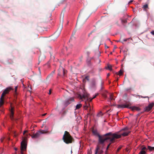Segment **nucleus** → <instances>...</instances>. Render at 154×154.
Returning <instances> with one entry per match:
<instances>
[{"label":"nucleus","instance_id":"f257e3e1","mask_svg":"<svg viewBox=\"0 0 154 154\" xmlns=\"http://www.w3.org/2000/svg\"><path fill=\"white\" fill-rule=\"evenodd\" d=\"M98 94H96L92 98H91L89 97V94L86 91H84L83 94H78L77 98L80 100H82V101H85V104L84 106V107H86L87 109L90 106L89 102L91 101L93 99L95 98Z\"/></svg>","mask_w":154,"mask_h":154},{"label":"nucleus","instance_id":"f03ea898","mask_svg":"<svg viewBox=\"0 0 154 154\" xmlns=\"http://www.w3.org/2000/svg\"><path fill=\"white\" fill-rule=\"evenodd\" d=\"M93 134L95 136H97L98 138V143L101 144H103L107 138H104V134L102 136L100 135L98 132L97 130H93L92 131Z\"/></svg>","mask_w":154,"mask_h":154},{"label":"nucleus","instance_id":"7ed1b4c3","mask_svg":"<svg viewBox=\"0 0 154 154\" xmlns=\"http://www.w3.org/2000/svg\"><path fill=\"white\" fill-rule=\"evenodd\" d=\"M63 139L64 142L66 144L71 143L72 142V138L67 131H65Z\"/></svg>","mask_w":154,"mask_h":154},{"label":"nucleus","instance_id":"20e7f679","mask_svg":"<svg viewBox=\"0 0 154 154\" xmlns=\"http://www.w3.org/2000/svg\"><path fill=\"white\" fill-rule=\"evenodd\" d=\"M47 132L45 130H41L40 131H38L35 134L32 136L31 137L32 138H37L39 137L41 134H44L46 133Z\"/></svg>","mask_w":154,"mask_h":154},{"label":"nucleus","instance_id":"39448f33","mask_svg":"<svg viewBox=\"0 0 154 154\" xmlns=\"http://www.w3.org/2000/svg\"><path fill=\"white\" fill-rule=\"evenodd\" d=\"M61 32V29H58L51 36L52 39L55 40L59 36Z\"/></svg>","mask_w":154,"mask_h":154},{"label":"nucleus","instance_id":"423d86ee","mask_svg":"<svg viewBox=\"0 0 154 154\" xmlns=\"http://www.w3.org/2000/svg\"><path fill=\"white\" fill-rule=\"evenodd\" d=\"M104 136H114V138L116 139H119L121 137V134H118L115 133L112 134L111 132L106 134H104Z\"/></svg>","mask_w":154,"mask_h":154},{"label":"nucleus","instance_id":"0eeeda50","mask_svg":"<svg viewBox=\"0 0 154 154\" xmlns=\"http://www.w3.org/2000/svg\"><path fill=\"white\" fill-rule=\"evenodd\" d=\"M74 101V98L73 97H70L66 100L64 102V105L67 106L71 103Z\"/></svg>","mask_w":154,"mask_h":154},{"label":"nucleus","instance_id":"6e6552de","mask_svg":"<svg viewBox=\"0 0 154 154\" xmlns=\"http://www.w3.org/2000/svg\"><path fill=\"white\" fill-rule=\"evenodd\" d=\"M12 89V88L11 87H9L6 88L2 93L1 95L2 97H3L5 94H8L9 91Z\"/></svg>","mask_w":154,"mask_h":154},{"label":"nucleus","instance_id":"1a4fd4ad","mask_svg":"<svg viewBox=\"0 0 154 154\" xmlns=\"http://www.w3.org/2000/svg\"><path fill=\"white\" fill-rule=\"evenodd\" d=\"M21 151L26 149V144L25 140H23L21 143Z\"/></svg>","mask_w":154,"mask_h":154},{"label":"nucleus","instance_id":"9d476101","mask_svg":"<svg viewBox=\"0 0 154 154\" xmlns=\"http://www.w3.org/2000/svg\"><path fill=\"white\" fill-rule=\"evenodd\" d=\"M154 105V103L152 102L149 104L148 106L146 107L145 110L147 111L150 110Z\"/></svg>","mask_w":154,"mask_h":154},{"label":"nucleus","instance_id":"9b49d317","mask_svg":"<svg viewBox=\"0 0 154 154\" xmlns=\"http://www.w3.org/2000/svg\"><path fill=\"white\" fill-rule=\"evenodd\" d=\"M14 108L12 107H11V108L10 110V117L12 120H13L14 119Z\"/></svg>","mask_w":154,"mask_h":154},{"label":"nucleus","instance_id":"f8f14e48","mask_svg":"<svg viewBox=\"0 0 154 154\" xmlns=\"http://www.w3.org/2000/svg\"><path fill=\"white\" fill-rule=\"evenodd\" d=\"M118 108H129V105L128 104H119L118 105Z\"/></svg>","mask_w":154,"mask_h":154},{"label":"nucleus","instance_id":"ddd939ff","mask_svg":"<svg viewBox=\"0 0 154 154\" xmlns=\"http://www.w3.org/2000/svg\"><path fill=\"white\" fill-rule=\"evenodd\" d=\"M130 108L133 111L136 110L137 111H139L141 109L139 107L136 106H131L130 107Z\"/></svg>","mask_w":154,"mask_h":154},{"label":"nucleus","instance_id":"4468645a","mask_svg":"<svg viewBox=\"0 0 154 154\" xmlns=\"http://www.w3.org/2000/svg\"><path fill=\"white\" fill-rule=\"evenodd\" d=\"M104 138H108L105 141H106L107 140H109V141L110 142V143H112L113 141L115 139V138H114V136H112V138H110V137H104Z\"/></svg>","mask_w":154,"mask_h":154},{"label":"nucleus","instance_id":"2eb2a0df","mask_svg":"<svg viewBox=\"0 0 154 154\" xmlns=\"http://www.w3.org/2000/svg\"><path fill=\"white\" fill-rule=\"evenodd\" d=\"M96 86V82L95 81L94 79L92 80L91 84H90V86L92 88L95 87Z\"/></svg>","mask_w":154,"mask_h":154},{"label":"nucleus","instance_id":"dca6fc26","mask_svg":"<svg viewBox=\"0 0 154 154\" xmlns=\"http://www.w3.org/2000/svg\"><path fill=\"white\" fill-rule=\"evenodd\" d=\"M131 131H127L126 132H124L122 134H121V136L125 137L128 135L130 133Z\"/></svg>","mask_w":154,"mask_h":154},{"label":"nucleus","instance_id":"f3484780","mask_svg":"<svg viewBox=\"0 0 154 154\" xmlns=\"http://www.w3.org/2000/svg\"><path fill=\"white\" fill-rule=\"evenodd\" d=\"M4 103V99L3 97H1L0 100V106L2 105Z\"/></svg>","mask_w":154,"mask_h":154},{"label":"nucleus","instance_id":"a211bd4d","mask_svg":"<svg viewBox=\"0 0 154 154\" xmlns=\"http://www.w3.org/2000/svg\"><path fill=\"white\" fill-rule=\"evenodd\" d=\"M148 148L150 151H152L154 150V147H152L148 146Z\"/></svg>","mask_w":154,"mask_h":154},{"label":"nucleus","instance_id":"6ab92c4d","mask_svg":"<svg viewBox=\"0 0 154 154\" xmlns=\"http://www.w3.org/2000/svg\"><path fill=\"white\" fill-rule=\"evenodd\" d=\"M82 106V105L81 104H77L76 106V109H79Z\"/></svg>","mask_w":154,"mask_h":154},{"label":"nucleus","instance_id":"aec40b11","mask_svg":"<svg viewBox=\"0 0 154 154\" xmlns=\"http://www.w3.org/2000/svg\"><path fill=\"white\" fill-rule=\"evenodd\" d=\"M99 149V147L98 146H97L95 149V154H97L98 152V151Z\"/></svg>","mask_w":154,"mask_h":154},{"label":"nucleus","instance_id":"412c9836","mask_svg":"<svg viewBox=\"0 0 154 154\" xmlns=\"http://www.w3.org/2000/svg\"><path fill=\"white\" fill-rule=\"evenodd\" d=\"M128 128L127 127L122 129L120 131H128Z\"/></svg>","mask_w":154,"mask_h":154},{"label":"nucleus","instance_id":"4be33fe9","mask_svg":"<svg viewBox=\"0 0 154 154\" xmlns=\"http://www.w3.org/2000/svg\"><path fill=\"white\" fill-rule=\"evenodd\" d=\"M114 100V98L113 97L112 95V94H110V98L109 100V101L110 102L111 100Z\"/></svg>","mask_w":154,"mask_h":154},{"label":"nucleus","instance_id":"5701e85b","mask_svg":"<svg viewBox=\"0 0 154 154\" xmlns=\"http://www.w3.org/2000/svg\"><path fill=\"white\" fill-rule=\"evenodd\" d=\"M138 154H146V152L143 150H141Z\"/></svg>","mask_w":154,"mask_h":154},{"label":"nucleus","instance_id":"b1692460","mask_svg":"<svg viewBox=\"0 0 154 154\" xmlns=\"http://www.w3.org/2000/svg\"><path fill=\"white\" fill-rule=\"evenodd\" d=\"M107 68L109 70L111 71L112 70V66L111 65H108L107 66Z\"/></svg>","mask_w":154,"mask_h":154},{"label":"nucleus","instance_id":"393cba45","mask_svg":"<svg viewBox=\"0 0 154 154\" xmlns=\"http://www.w3.org/2000/svg\"><path fill=\"white\" fill-rule=\"evenodd\" d=\"M138 96L139 97V98L141 97L142 98H147L149 99V97L147 96H142L138 95Z\"/></svg>","mask_w":154,"mask_h":154},{"label":"nucleus","instance_id":"a878e982","mask_svg":"<svg viewBox=\"0 0 154 154\" xmlns=\"http://www.w3.org/2000/svg\"><path fill=\"white\" fill-rule=\"evenodd\" d=\"M54 71H53L52 72L48 75V77H50V76H51V77H52L53 75H54Z\"/></svg>","mask_w":154,"mask_h":154},{"label":"nucleus","instance_id":"bb28decb","mask_svg":"<svg viewBox=\"0 0 154 154\" xmlns=\"http://www.w3.org/2000/svg\"><path fill=\"white\" fill-rule=\"evenodd\" d=\"M122 70H120L119 72V73H118V74L120 75H122Z\"/></svg>","mask_w":154,"mask_h":154},{"label":"nucleus","instance_id":"cd10ccee","mask_svg":"<svg viewBox=\"0 0 154 154\" xmlns=\"http://www.w3.org/2000/svg\"><path fill=\"white\" fill-rule=\"evenodd\" d=\"M102 115V112H100L99 113H98L97 115V117H100Z\"/></svg>","mask_w":154,"mask_h":154},{"label":"nucleus","instance_id":"c85d7f7f","mask_svg":"<svg viewBox=\"0 0 154 154\" xmlns=\"http://www.w3.org/2000/svg\"><path fill=\"white\" fill-rule=\"evenodd\" d=\"M143 7L145 8H147L148 7V6L147 4H145L144 5Z\"/></svg>","mask_w":154,"mask_h":154},{"label":"nucleus","instance_id":"c756f323","mask_svg":"<svg viewBox=\"0 0 154 154\" xmlns=\"http://www.w3.org/2000/svg\"><path fill=\"white\" fill-rule=\"evenodd\" d=\"M122 23H126L127 22V20L126 19H125V20H122Z\"/></svg>","mask_w":154,"mask_h":154},{"label":"nucleus","instance_id":"7c9ffc66","mask_svg":"<svg viewBox=\"0 0 154 154\" xmlns=\"http://www.w3.org/2000/svg\"><path fill=\"white\" fill-rule=\"evenodd\" d=\"M62 69L63 70V75L64 76L65 75V70L64 69L62 68Z\"/></svg>","mask_w":154,"mask_h":154},{"label":"nucleus","instance_id":"2f4dec72","mask_svg":"<svg viewBox=\"0 0 154 154\" xmlns=\"http://www.w3.org/2000/svg\"><path fill=\"white\" fill-rule=\"evenodd\" d=\"M111 143H110L108 145V146H107V147L106 148V149L107 150H108V149L109 146H110V144H111Z\"/></svg>","mask_w":154,"mask_h":154},{"label":"nucleus","instance_id":"473e14b6","mask_svg":"<svg viewBox=\"0 0 154 154\" xmlns=\"http://www.w3.org/2000/svg\"><path fill=\"white\" fill-rule=\"evenodd\" d=\"M121 147H122L120 146H119L117 149V152H118L119 151V150L121 149Z\"/></svg>","mask_w":154,"mask_h":154},{"label":"nucleus","instance_id":"72a5a7b5","mask_svg":"<svg viewBox=\"0 0 154 154\" xmlns=\"http://www.w3.org/2000/svg\"><path fill=\"white\" fill-rule=\"evenodd\" d=\"M85 79H86V80H89V77L88 76H86L85 77Z\"/></svg>","mask_w":154,"mask_h":154},{"label":"nucleus","instance_id":"f704fd0d","mask_svg":"<svg viewBox=\"0 0 154 154\" xmlns=\"http://www.w3.org/2000/svg\"><path fill=\"white\" fill-rule=\"evenodd\" d=\"M129 39H130V38H128L124 39H123V40L124 41L126 42V41H127Z\"/></svg>","mask_w":154,"mask_h":154},{"label":"nucleus","instance_id":"c9c22d12","mask_svg":"<svg viewBox=\"0 0 154 154\" xmlns=\"http://www.w3.org/2000/svg\"><path fill=\"white\" fill-rule=\"evenodd\" d=\"M146 149V147L144 146L142 149L141 150H144Z\"/></svg>","mask_w":154,"mask_h":154},{"label":"nucleus","instance_id":"e433bc0d","mask_svg":"<svg viewBox=\"0 0 154 154\" xmlns=\"http://www.w3.org/2000/svg\"><path fill=\"white\" fill-rule=\"evenodd\" d=\"M150 33L151 34L154 35V30L152 31Z\"/></svg>","mask_w":154,"mask_h":154},{"label":"nucleus","instance_id":"4c0bfd02","mask_svg":"<svg viewBox=\"0 0 154 154\" xmlns=\"http://www.w3.org/2000/svg\"><path fill=\"white\" fill-rule=\"evenodd\" d=\"M17 86H16L15 88V92H16L17 89Z\"/></svg>","mask_w":154,"mask_h":154},{"label":"nucleus","instance_id":"58836bf2","mask_svg":"<svg viewBox=\"0 0 154 154\" xmlns=\"http://www.w3.org/2000/svg\"><path fill=\"white\" fill-rule=\"evenodd\" d=\"M103 96L105 98H106L107 97V96L105 94H104Z\"/></svg>","mask_w":154,"mask_h":154},{"label":"nucleus","instance_id":"ea45409f","mask_svg":"<svg viewBox=\"0 0 154 154\" xmlns=\"http://www.w3.org/2000/svg\"><path fill=\"white\" fill-rule=\"evenodd\" d=\"M4 139V137H3V138H2L1 139V141L2 142V141H3V140Z\"/></svg>","mask_w":154,"mask_h":154},{"label":"nucleus","instance_id":"a19ab883","mask_svg":"<svg viewBox=\"0 0 154 154\" xmlns=\"http://www.w3.org/2000/svg\"><path fill=\"white\" fill-rule=\"evenodd\" d=\"M103 82L102 81L101 82V87L102 86V85L103 84ZM101 88H102V87H101Z\"/></svg>","mask_w":154,"mask_h":154},{"label":"nucleus","instance_id":"79ce46f5","mask_svg":"<svg viewBox=\"0 0 154 154\" xmlns=\"http://www.w3.org/2000/svg\"><path fill=\"white\" fill-rule=\"evenodd\" d=\"M27 131H24L23 134H24Z\"/></svg>","mask_w":154,"mask_h":154},{"label":"nucleus","instance_id":"37998d69","mask_svg":"<svg viewBox=\"0 0 154 154\" xmlns=\"http://www.w3.org/2000/svg\"><path fill=\"white\" fill-rule=\"evenodd\" d=\"M105 48H108V47L106 45H105Z\"/></svg>","mask_w":154,"mask_h":154},{"label":"nucleus","instance_id":"c03bdc74","mask_svg":"<svg viewBox=\"0 0 154 154\" xmlns=\"http://www.w3.org/2000/svg\"><path fill=\"white\" fill-rule=\"evenodd\" d=\"M51 94V89H50V90H49V94Z\"/></svg>","mask_w":154,"mask_h":154},{"label":"nucleus","instance_id":"a18cd8bd","mask_svg":"<svg viewBox=\"0 0 154 154\" xmlns=\"http://www.w3.org/2000/svg\"><path fill=\"white\" fill-rule=\"evenodd\" d=\"M133 1V0H130V1L129 2V3H131Z\"/></svg>","mask_w":154,"mask_h":154},{"label":"nucleus","instance_id":"49530a36","mask_svg":"<svg viewBox=\"0 0 154 154\" xmlns=\"http://www.w3.org/2000/svg\"><path fill=\"white\" fill-rule=\"evenodd\" d=\"M109 75H110V74H109V73H108V74H107V76H109Z\"/></svg>","mask_w":154,"mask_h":154},{"label":"nucleus","instance_id":"de8ad7c7","mask_svg":"<svg viewBox=\"0 0 154 154\" xmlns=\"http://www.w3.org/2000/svg\"><path fill=\"white\" fill-rule=\"evenodd\" d=\"M21 154H24L23 152L22 151L21 152Z\"/></svg>","mask_w":154,"mask_h":154},{"label":"nucleus","instance_id":"09e8293b","mask_svg":"<svg viewBox=\"0 0 154 154\" xmlns=\"http://www.w3.org/2000/svg\"><path fill=\"white\" fill-rule=\"evenodd\" d=\"M79 16L78 17V18L77 19V21H78L79 19Z\"/></svg>","mask_w":154,"mask_h":154},{"label":"nucleus","instance_id":"8fccbe9b","mask_svg":"<svg viewBox=\"0 0 154 154\" xmlns=\"http://www.w3.org/2000/svg\"><path fill=\"white\" fill-rule=\"evenodd\" d=\"M15 150H16V151H17V148H15Z\"/></svg>","mask_w":154,"mask_h":154},{"label":"nucleus","instance_id":"3c124183","mask_svg":"<svg viewBox=\"0 0 154 154\" xmlns=\"http://www.w3.org/2000/svg\"><path fill=\"white\" fill-rule=\"evenodd\" d=\"M117 48V47H116V46H115V47H114V48Z\"/></svg>","mask_w":154,"mask_h":154},{"label":"nucleus","instance_id":"603ef678","mask_svg":"<svg viewBox=\"0 0 154 154\" xmlns=\"http://www.w3.org/2000/svg\"><path fill=\"white\" fill-rule=\"evenodd\" d=\"M91 34V33H90L88 35L89 36Z\"/></svg>","mask_w":154,"mask_h":154},{"label":"nucleus","instance_id":"864d4df0","mask_svg":"<svg viewBox=\"0 0 154 154\" xmlns=\"http://www.w3.org/2000/svg\"><path fill=\"white\" fill-rule=\"evenodd\" d=\"M46 115V114H44L43 115V116H45Z\"/></svg>","mask_w":154,"mask_h":154},{"label":"nucleus","instance_id":"5fc2aeb1","mask_svg":"<svg viewBox=\"0 0 154 154\" xmlns=\"http://www.w3.org/2000/svg\"><path fill=\"white\" fill-rule=\"evenodd\" d=\"M58 75H60V74H59V73H58Z\"/></svg>","mask_w":154,"mask_h":154},{"label":"nucleus","instance_id":"6e6d98bb","mask_svg":"<svg viewBox=\"0 0 154 154\" xmlns=\"http://www.w3.org/2000/svg\"><path fill=\"white\" fill-rule=\"evenodd\" d=\"M118 42H119V41H117Z\"/></svg>","mask_w":154,"mask_h":154}]
</instances>
